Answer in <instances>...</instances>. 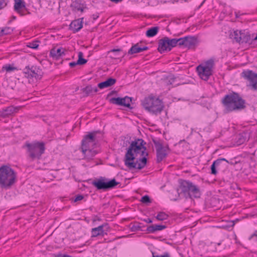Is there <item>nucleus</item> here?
<instances>
[{
    "instance_id": "18",
    "label": "nucleus",
    "mask_w": 257,
    "mask_h": 257,
    "mask_svg": "<svg viewBox=\"0 0 257 257\" xmlns=\"http://www.w3.org/2000/svg\"><path fill=\"white\" fill-rule=\"evenodd\" d=\"M249 135L247 132H243L237 135L235 139V144L239 146L249 139Z\"/></svg>"
},
{
    "instance_id": "25",
    "label": "nucleus",
    "mask_w": 257,
    "mask_h": 257,
    "mask_svg": "<svg viewBox=\"0 0 257 257\" xmlns=\"http://www.w3.org/2000/svg\"><path fill=\"white\" fill-rule=\"evenodd\" d=\"M166 228V226L164 225H152L147 227V231L149 233H154L156 231L162 230Z\"/></svg>"
},
{
    "instance_id": "24",
    "label": "nucleus",
    "mask_w": 257,
    "mask_h": 257,
    "mask_svg": "<svg viewBox=\"0 0 257 257\" xmlns=\"http://www.w3.org/2000/svg\"><path fill=\"white\" fill-rule=\"evenodd\" d=\"M19 107H14L13 106H10L3 110L2 114L4 116L6 117L17 112L19 110Z\"/></svg>"
},
{
    "instance_id": "13",
    "label": "nucleus",
    "mask_w": 257,
    "mask_h": 257,
    "mask_svg": "<svg viewBox=\"0 0 257 257\" xmlns=\"http://www.w3.org/2000/svg\"><path fill=\"white\" fill-rule=\"evenodd\" d=\"M132 101V98L125 96L124 98L117 97L111 98L110 102L113 104L124 106L128 108H131L130 102Z\"/></svg>"
},
{
    "instance_id": "51",
    "label": "nucleus",
    "mask_w": 257,
    "mask_h": 257,
    "mask_svg": "<svg viewBox=\"0 0 257 257\" xmlns=\"http://www.w3.org/2000/svg\"><path fill=\"white\" fill-rule=\"evenodd\" d=\"M1 29H0V36H2V32H1Z\"/></svg>"
},
{
    "instance_id": "31",
    "label": "nucleus",
    "mask_w": 257,
    "mask_h": 257,
    "mask_svg": "<svg viewBox=\"0 0 257 257\" xmlns=\"http://www.w3.org/2000/svg\"><path fill=\"white\" fill-rule=\"evenodd\" d=\"M242 33L241 31H235L232 34H231V38L233 39L235 42L239 43L241 40Z\"/></svg>"
},
{
    "instance_id": "9",
    "label": "nucleus",
    "mask_w": 257,
    "mask_h": 257,
    "mask_svg": "<svg viewBox=\"0 0 257 257\" xmlns=\"http://www.w3.org/2000/svg\"><path fill=\"white\" fill-rule=\"evenodd\" d=\"M241 75L246 80L247 87L252 91H257V73L252 70H246Z\"/></svg>"
},
{
    "instance_id": "3",
    "label": "nucleus",
    "mask_w": 257,
    "mask_h": 257,
    "mask_svg": "<svg viewBox=\"0 0 257 257\" xmlns=\"http://www.w3.org/2000/svg\"><path fill=\"white\" fill-rule=\"evenodd\" d=\"M17 175L10 167L4 165L0 167V187L2 188H10L16 182Z\"/></svg>"
},
{
    "instance_id": "39",
    "label": "nucleus",
    "mask_w": 257,
    "mask_h": 257,
    "mask_svg": "<svg viewBox=\"0 0 257 257\" xmlns=\"http://www.w3.org/2000/svg\"><path fill=\"white\" fill-rule=\"evenodd\" d=\"M38 42H39V41H34V42H32L31 43H29L28 46L32 49H37L39 47Z\"/></svg>"
},
{
    "instance_id": "33",
    "label": "nucleus",
    "mask_w": 257,
    "mask_h": 257,
    "mask_svg": "<svg viewBox=\"0 0 257 257\" xmlns=\"http://www.w3.org/2000/svg\"><path fill=\"white\" fill-rule=\"evenodd\" d=\"M83 53L79 52L78 53V59L76 61L78 65H84L87 63V60L83 58Z\"/></svg>"
},
{
    "instance_id": "44",
    "label": "nucleus",
    "mask_w": 257,
    "mask_h": 257,
    "mask_svg": "<svg viewBox=\"0 0 257 257\" xmlns=\"http://www.w3.org/2000/svg\"><path fill=\"white\" fill-rule=\"evenodd\" d=\"M216 161H218V164L220 165V164L221 163V162L222 161H225L226 163H229V162L228 161H227V160H226L225 158H220V159H217L216 160H215Z\"/></svg>"
},
{
    "instance_id": "30",
    "label": "nucleus",
    "mask_w": 257,
    "mask_h": 257,
    "mask_svg": "<svg viewBox=\"0 0 257 257\" xmlns=\"http://www.w3.org/2000/svg\"><path fill=\"white\" fill-rule=\"evenodd\" d=\"M71 7L73 8V10L75 11H80L83 12L85 7L83 5L78 3L77 2H73L71 4Z\"/></svg>"
},
{
    "instance_id": "4",
    "label": "nucleus",
    "mask_w": 257,
    "mask_h": 257,
    "mask_svg": "<svg viewBox=\"0 0 257 257\" xmlns=\"http://www.w3.org/2000/svg\"><path fill=\"white\" fill-rule=\"evenodd\" d=\"M96 134V132L89 133L85 136L82 141L81 149L86 159H91L97 154V152L91 148L95 145Z\"/></svg>"
},
{
    "instance_id": "49",
    "label": "nucleus",
    "mask_w": 257,
    "mask_h": 257,
    "mask_svg": "<svg viewBox=\"0 0 257 257\" xmlns=\"http://www.w3.org/2000/svg\"><path fill=\"white\" fill-rule=\"evenodd\" d=\"M120 51V49H112L110 51V52H119Z\"/></svg>"
},
{
    "instance_id": "26",
    "label": "nucleus",
    "mask_w": 257,
    "mask_h": 257,
    "mask_svg": "<svg viewBox=\"0 0 257 257\" xmlns=\"http://www.w3.org/2000/svg\"><path fill=\"white\" fill-rule=\"evenodd\" d=\"M185 37L181 38L179 39H172V44L173 47H174L177 45L179 46H183L185 47Z\"/></svg>"
},
{
    "instance_id": "7",
    "label": "nucleus",
    "mask_w": 257,
    "mask_h": 257,
    "mask_svg": "<svg viewBox=\"0 0 257 257\" xmlns=\"http://www.w3.org/2000/svg\"><path fill=\"white\" fill-rule=\"evenodd\" d=\"M119 184L115 179L108 180L107 178L100 177L92 181V185L97 188V190H102L103 191L114 188Z\"/></svg>"
},
{
    "instance_id": "17",
    "label": "nucleus",
    "mask_w": 257,
    "mask_h": 257,
    "mask_svg": "<svg viewBox=\"0 0 257 257\" xmlns=\"http://www.w3.org/2000/svg\"><path fill=\"white\" fill-rule=\"evenodd\" d=\"M192 182L189 181H183L180 184V193H183L186 198H188V195H189L190 186L192 185Z\"/></svg>"
},
{
    "instance_id": "28",
    "label": "nucleus",
    "mask_w": 257,
    "mask_h": 257,
    "mask_svg": "<svg viewBox=\"0 0 257 257\" xmlns=\"http://www.w3.org/2000/svg\"><path fill=\"white\" fill-rule=\"evenodd\" d=\"M98 91V89L96 87H93L91 85H88L83 88V92L88 95L93 93H96Z\"/></svg>"
},
{
    "instance_id": "40",
    "label": "nucleus",
    "mask_w": 257,
    "mask_h": 257,
    "mask_svg": "<svg viewBox=\"0 0 257 257\" xmlns=\"http://www.w3.org/2000/svg\"><path fill=\"white\" fill-rule=\"evenodd\" d=\"M16 68L12 66L11 65H6L3 67V69L6 70L7 72L12 71L15 70Z\"/></svg>"
},
{
    "instance_id": "41",
    "label": "nucleus",
    "mask_w": 257,
    "mask_h": 257,
    "mask_svg": "<svg viewBox=\"0 0 257 257\" xmlns=\"http://www.w3.org/2000/svg\"><path fill=\"white\" fill-rule=\"evenodd\" d=\"M175 79V78L174 76H170L168 78L165 80V81L167 85H172L174 82Z\"/></svg>"
},
{
    "instance_id": "11",
    "label": "nucleus",
    "mask_w": 257,
    "mask_h": 257,
    "mask_svg": "<svg viewBox=\"0 0 257 257\" xmlns=\"http://www.w3.org/2000/svg\"><path fill=\"white\" fill-rule=\"evenodd\" d=\"M172 39H169L167 37H165L159 41V45L158 50L159 52L162 53L164 51H170L173 47L172 44Z\"/></svg>"
},
{
    "instance_id": "36",
    "label": "nucleus",
    "mask_w": 257,
    "mask_h": 257,
    "mask_svg": "<svg viewBox=\"0 0 257 257\" xmlns=\"http://www.w3.org/2000/svg\"><path fill=\"white\" fill-rule=\"evenodd\" d=\"M2 35H6L11 34L13 32V29L11 27H5L1 29Z\"/></svg>"
},
{
    "instance_id": "10",
    "label": "nucleus",
    "mask_w": 257,
    "mask_h": 257,
    "mask_svg": "<svg viewBox=\"0 0 257 257\" xmlns=\"http://www.w3.org/2000/svg\"><path fill=\"white\" fill-rule=\"evenodd\" d=\"M153 142L156 149L157 162L160 163L167 157L169 149L168 146H163L160 141L153 140Z\"/></svg>"
},
{
    "instance_id": "42",
    "label": "nucleus",
    "mask_w": 257,
    "mask_h": 257,
    "mask_svg": "<svg viewBox=\"0 0 257 257\" xmlns=\"http://www.w3.org/2000/svg\"><path fill=\"white\" fill-rule=\"evenodd\" d=\"M7 5L5 0H0V9H4Z\"/></svg>"
},
{
    "instance_id": "5",
    "label": "nucleus",
    "mask_w": 257,
    "mask_h": 257,
    "mask_svg": "<svg viewBox=\"0 0 257 257\" xmlns=\"http://www.w3.org/2000/svg\"><path fill=\"white\" fill-rule=\"evenodd\" d=\"M27 148L28 157L32 161L36 159L39 160L45 150V144L43 142H34L29 143L27 142L23 148Z\"/></svg>"
},
{
    "instance_id": "2",
    "label": "nucleus",
    "mask_w": 257,
    "mask_h": 257,
    "mask_svg": "<svg viewBox=\"0 0 257 257\" xmlns=\"http://www.w3.org/2000/svg\"><path fill=\"white\" fill-rule=\"evenodd\" d=\"M221 103L227 112L240 110L245 107L244 100L235 92L225 95L222 98Z\"/></svg>"
},
{
    "instance_id": "46",
    "label": "nucleus",
    "mask_w": 257,
    "mask_h": 257,
    "mask_svg": "<svg viewBox=\"0 0 257 257\" xmlns=\"http://www.w3.org/2000/svg\"><path fill=\"white\" fill-rule=\"evenodd\" d=\"M153 257H170L168 254H165L163 255H155L154 253L153 252Z\"/></svg>"
},
{
    "instance_id": "1",
    "label": "nucleus",
    "mask_w": 257,
    "mask_h": 257,
    "mask_svg": "<svg viewBox=\"0 0 257 257\" xmlns=\"http://www.w3.org/2000/svg\"><path fill=\"white\" fill-rule=\"evenodd\" d=\"M146 143L138 139L132 141L124 157V164L130 169H142L146 165L148 153L146 151Z\"/></svg>"
},
{
    "instance_id": "35",
    "label": "nucleus",
    "mask_w": 257,
    "mask_h": 257,
    "mask_svg": "<svg viewBox=\"0 0 257 257\" xmlns=\"http://www.w3.org/2000/svg\"><path fill=\"white\" fill-rule=\"evenodd\" d=\"M141 223H137L130 225V229L132 231H136L141 230Z\"/></svg>"
},
{
    "instance_id": "20",
    "label": "nucleus",
    "mask_w": 257,
    "mask_h": 257,
    "mask_svg": "<svg viewBox=\"0 0 257 257\" xmlns=\"http://www.w3.org/2000/svg\"><path fill=\"white\" fill-rule=\"evenodd\" d=\"M148 49L147 46L140 47L139 43H137L132 46L128 51V55H133L136 53L142 52Z\"/></svg>"
},
{
    "instance_id": "27",
    "label": "nucleus",
    "mask_w": 257,
    "mask_h": 257,
    "mask_svg": "<svg viewBox=\"0 0 257 257\" xmlns=\"http://www.w3.org/2000/svg\"><path fill=\"white\" fill-rule=\"evenodd\" d=\"M253 41V39H251L250 35L249 34L242 33L241 40L239 43L251 44Z\"/></svg>"
},
{
    "instance_id": "12",
    "label": "nucleus",
    "mask_w": 257,
    "mask_h": 257,
    "mask_svg": "<svg viewBox=\"0 0 257 257\" xmlns=\"http://www.w3.org/2000/svg\"><path fill=\"white\" fill-rule=\"evenodd\" d=\"M109 227L107 223H104L97 227L93 228L91 229V237H95L98 236H103L107 234L109 230Z\"/></svg>"
},
{
    "instance_id": "53",
    "label": "nucleus",
    "mask_w": 257,
    "mask_h": 257,
    "mask_svg": "<svg viewBox=\"0 0 257 257\" xmlns=\"http://www.w3.org/2000/svg\"><path fill=\"white\" fill-rule=\"evenodd\" d=\"M96 19V17H94V19L95 20Z\"/></svg>"
},
{
    "instance_id": "38",
    "label": "nucleus",
    "mask_w": 257,
    "mask_h": 257,
    "mask_svg": "<svg viewBox=\"0 0 257 257\" xmlns=\"http://www.w3.org/2000/svg\"><path fill=\"white\" fill-rule=\"evenodd\" d=\"M141 201L143 203H149L151 202L150 197L148 195H145L141 198Z\"/></svg>"
},
{
    "instance_id": "6",
    "label": "nucleus",
    "mask_w": 257,
    "mask_h": 257,
    "mask_svg": "<svg viewBox=\"0 0 257 257\" xmlns=\"http://www.w3.org/2000/svg\"><path fill=\"white\" fill-rule=\"evenodd\" d=\"M142 104L146 110L154 114L160 113L163 108L161 100L153 96L146 97L142 101Z\"/></svg>"
},
{
    "instance_id": "15",
    "label": "nucleus",
    "mask_w": 257,
    "mask_h": 257,
    "mask_svg": "<svg viewBox=\"0 0 257 257\" xmlns=\"http://www.w3.org/2000/svg\"><path fill=\"white\" fill-rule=\"evenodd\" d=\"M196 69L200 77L204 80H207L212 75V70L203 66L199 65Z\"/></svg>"
},
{
    "instance_id": "8",
    "label": "nucleus",
    "mask_w": 257,
    "mask_h": 257,
    "mask_svg": "<svg viewBox=\"0 0 257 257\" xmlns=\"http://www.w3.org/2000/svg\"><path fill=\"white\" fill-rule=\"evenodd\" d=\"M23 73L25 77L33 81V78L36 80H40L42 78L43 73L42 70L36 65H29L24 69Z\"/></svg>"
},
{
    "instance_id": "37",
    "label": "nucleus",
    "mask_w": 257,
    "mask_h": 257,
    "mask_svg": "<svg viewBox=\"0 0 257 257\" xmlns=\"http://www.w3.org/2000/svg\"><path fill=\"white\" fill-rule=\"evenodd\" d=\"M214 65V61L213 60H208L205 64L204 67L209 68V69L212 70L213 66Z\"/></svg>"
},
{
    "instance_id": "34",
    "label": "nucleus",
    "mask_w": 257,
    "mask_h": 257,
    "mask_svg": "<svg viewBox=\"0 0 257 257\" xmlns=\"http://www.w3.org/2000/svg\"><path fill=\"white\" fill-rule=\"evenodd\" d=\"M219 165L218 164V161H214L211 166V173L213 175H216L217 172L216 168Z\"/></svg>"
},
{
    "instance_id": "48",
    "label": "nucleus",
    "mask_w": 257,
    "mask_h": 257,
    "mask_svg": "<svg viewBox=\"0 0 257 257\" xmlns=\"http://www.w3.org/2000/svg\"><path fill=\"white\" fill-rule=\"evenodd\" d=\"M55 257H64V254L58 253L57 255H55Z\"/></svg>"
},
{
    "instance_id": "45",
    "label": "nucleus",
    "mask_w": 257,
    "mask_h": 257,
    "mask_svg": "<svg viewBox=\"0 0 257 257\" xmlns=\"http://www.w3.org/2000/svg\"><path fill=\"white\" fill-rule=\"evenodd\" d=\"M69 65L71 67H73L75 66L76 65H78V64L77 63V62H70L69 64Z\"/></svg>"
},
{
    "instance_id": "23",
    "label": "nucleus",
    "mask_w": 257,
    "mask_h": 257,
    "mask_svg": "<svg viewBox=\"0 0 257 257\" xmlns=\"http://www.w3.org/2000/svg\"><path fill=\"white\" fill-rule=\"evenodd\" d=\"M116 82V80L112 78H109L106 81L99 83L98 87L100 89H103L113 85Z\"/></svg>"
},
{
    "instance_id": "32",
    "label": "nucleus",
    "mask_w": 257,
    "mask_h": 257,
    "mask_svg": "<svg viewBox=\"0 0 257 257\" xmlns=\"http://www.w3.org/2000/svg\"><path fill=\"white\" fill-rule=\"evenodd\" d=\"M169 216L164 212H160L158 213L156 218L158 220L163 221L168 219Z\"/></svg>"
},
{
    "instance_id": "14",
    "label": "nucleus",
    "mask_w": 257,
    "mask_h": 257,
    "mask_svg": "<svg viewBox=\"0 0 257 257\" xmlns=\"http://www.w3.org/2000/svg\"><path fill=\"white\" fill-rule=\"evenodd\" d=\"M64 54V49L57 47H54L50 52V56L56 61L60 60L59 63L62 64L63 60L62 59V55Z\"/></svg>"
},
{
    "instance_id": "22",
    "label": "nucleus",
    "mask_w": 257,
    "mask_h": 257,
    "mask_svg": "<svg viewBox=\"0 0 257 257\" xmlns=\"http://www.w3.org/2000/svg\"><path fill=\"white\" fill-rule=\"evenodd\" d=\"M185 48L189 49L194 47L197 43L196 38L194 37H185Z\"/></svg>"
},
{
    "instance_id": "52",
    "label": "nucleus",
    "mask_w": 257,
    "mask_h": 257,
    "mask_svg": "<svg viewBox=\"0 0 257 257\" xmlns=\"http://www.w3.org/2000/svg\"><path fill=\"white\" fill-rule=\"evenodd\" d=\"M70 134H68V135H67L66 137H67V138H68L69 137H70Z\"/></svg>"
},
{
    "instance_id": "29",
    "label": "nucleus",
    "mask_w": 257,
    "mask_h": 257,
    "mask_svg": "<svg viewBox=\"0 0 257 257\" xmlns=\"http://www.w3.org/2000/svg\"><path fill=\"white\" fill-rule=\"evenodd\" d=\"M159 28L158 27H154L149 29L146 32V36L148 37H152L157 35Z\"/></svg>"
},
{
    "instance_id": "16",
    "label": "nucleus",
    "mask_w": 257,
    "mask_h": 257,
    "mask_svg": "<svg viewBox=\"0 0 257 257\" xmlns=\"http://www.w3.org/2000/svg\"><path fill=\"white\" fill-rule=\"evenodd\" d=\"M14 9L21 16L24 15L26 11L25 3L22 0H15Z\"/></svg>"
},
{
    "instance_id": "50",
    "label": "nucleus",
    "mask_w": 257,
    "mask_h": 257,
    "mask_svg": "<svg viewBox=\"0 0 257 257\" xmlns=\"http://www.w3.org/2000/svg\"><path fill=\"white\" fill-rule=\"evenodd\" d=\"M109 1L115 3H117L118 2H121L122 0H109Z\"/></svg>"
},
{
    "instance_id": "47",
    "label": "nucleus",
    "mask_w": 257,
    "mask_h": 257,
    "mask_svg": "<svg viewBox=\"0 0 257 257\" xmlns=\"http://www.w3.org/2000/svg\"><path fill=\"white\" fill-rule=\"evenodd\" d=\"M144 221L148 223H151L152 222V220L150 218H147L146 219H145Z\"/></svg>"
},
{
    "instance_id": "21",
    "label": "nucleus",
    "mask_w": 257,
    "mask_h": 257,
    "mask_svg": "<svg viewBox=\"0 0 257 257\" xmlns=\"http://www.w3.org/2000/svg\"><path fill=\"white\" fill-rule=\"evenodd\" d=\"M189 195H188V198H199L201 195L199 188L193 183L190 186Z\"/></svg>"
},
{
    "instance_id": "43",
    "label": "nucleus",
    "mask_w": 257,
    "mask_h": 257,
    "mask_svg": "<svg viewBox=\"0 0 257 257\" xmlns=\"http://www.w3.org/2000/svg\"><path fill=\"white\" fill-rule=\"evenodd\" d=\"M84 198V196L82 195H77L76 198L73 200L74 202H76L78 201H80L82 200Z\"/></svg>"
},
{
    "instance_id": "19",
    "label": "nucleus",
    "mask_w": 257,
    "mask_h": 257,
    "mask_svg": "<svg viewBox=\"0 0 257 257\" xmlns=\"http://www.w3.org/2000/svg\"><path fill=\"white\" fill-rule=\"evenodd\" d=\"M82 19H77L72 21L69 25V29L75 33L79 31L82 28Z\"/></svg>"
},
{
    "instance_id": "54",
    "label": "nucleus",
    "mask_w": 257,
    "mask_h": 257,
    "mask_svg": "<svg viewBox=\"0 0 257 257\" xmlns=\"http://www.w3.org/2000/svg\"><path fill=\"white\" fill-rule=\"evenodd\" d=\"M96 19V17H94V19L95 20Z\"/></svg>"
}]
</instances>
